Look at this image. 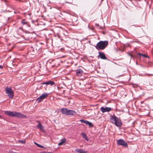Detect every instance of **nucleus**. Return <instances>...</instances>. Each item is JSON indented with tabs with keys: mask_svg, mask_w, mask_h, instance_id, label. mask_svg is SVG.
I'll use <instances>...</instances> for the list:
<instances>
[{
	"mask_svg": "<svg viewBox=\"0 0 153 153\" xmlns=\"http://www.w3.org/2000/svg\"><path fill=\"white\" fill-rule=\"evenodd\" d=\"M76 111L72 110H70L68 109L67 113V115H73L76 114Z\"/></svg>",
	"mask_w": 153,
	"mask_h": 153,
	"instance_id": "9b49d317",
	"label": "nucleus"
},
{
	"mask_svg": "<svg viewBox=\"0 0 153 153\" xmlns=\"http://www.w3.org/2000/svg\"><path fill=\"white\" fill-rule=\"evenodd\" d=\"M99 55L98 56L101 59H107V58L106 57L105 53L102 52H98Z\"/></svg>",
	"mask_w": 153,
	"mask_h": 153,
	"instance_id": "1a4fd4ad",
	"label": "nucleus"
},
{
	"mask_svg": "<svg viewBox=\"0 0 153 153\" xmlns=\"http://www.w3.org/2000/svg\"><path fill=\"white\" fill-rule=\"evenodd\" d=\"M1 117V116H0V117Z\"/></svg>",
	"mask_w": 153,
	"mask_h": 153,
	"instance_id": "c85d7f7f",
	"label": "nucleus"
},
{
	"mask_svg": "<svg viewBox=\"0 0 153 153\" xmlns=\"http://www.w3.org/2000/svg\"><path fill=\"white\" fill-rule=\"evenodd\" d=\"M76 75L78 77H80L83 74V70L80 69H78L76 70Z\"/></svg>",
	"mask_w": 153,
	"mask_h": 153,
	"instance_id": "6e6552de",
	"label": "nucleus"
},
{
	"mask_svg": "<svg viewBox=\"0 0 153 153\" xmlns=\"http://www.w3.org/2000/svg\"><path fill=\"white\" fill-rule=\"evenodd\" d=\"M65 3H70V4L71 3H70L69 2H67V1L65 2Z\"/></svg>",
	"mask_w": 153,
	"mask_h": 153,
	"instance_id": "a878e982",
	"label": "nucleus"
},
{
	"mask_svg": "<svg viewBox=\"0 0 153 153\" xmlns=\"http://www.w3.org/2000/svg\"><path fill=\"white\" fill-rule=\"evenodd\" d=\"M37 128H39L40 130L42 131H45V129L43 126L40 123H39L37 125Z\"/></svg>",
	"mask_w": 153,
	"mask_h": 153,
	"instance_id": "ddd939ff",
	"label": "nucleus"
},
{
	"mask_svg": "<svg viewBox=\"0 0 153 153\" xmlns=\"http://www.w3.org/2000/svg\"><path fill=\"white\" fill-rule=\"evenodd\" d=\"M68 109L66 108H62L60 110V112L64 114L67 115Z\"/></svg>",
	"mask_w": 153,
	"mask_h": 153,
	"instance_id": "f8f14e48",
	"label": "nucleus"
},
{
	"mask_svg": "<svg viewBox=\"0 0 153 153\" xmlns=\"http://www.w3.org/2000/svg\"><path fill=\"white\" fill-rule=\"evenodd\" d=\"M20 143H22L23 144H25L26 143V141L25 140H20Z\"/></svg>",
	"mask_w": 153,
	"mask_h": 153,
	"instance_id": "4be33fe9",
	"label": "nucleus"
},
{
	"mask_svg": "<svg viewBox=\"0 0 153 153\" xmlns=\"http://www.w3.org/2000/svg\"><path fill=\"white\" fill-rule=\"evenodd\" d=\"M34 143L36 144L38 147H40L42 148H43V147L41 145H40V144H39L38 143Z\"/></svg>",
	"mask_w": 153,
	"mask_h": 153,
	"instance_id": "412c9836",
	"label": "nucleus"
},
{
	"mask_svg": "<svg viewBox=\"0 0 153 153\" xmlns=\"http://www.w3.org/2000/svg\"><path fill=\"white\" fill-rule=\"evenodd\" d=\"M27 22L26 21L25 19H23L21 21V24L22 25H27Z\"/></svg>",
	"mask_w": 153,
	"mask_h": 153,
	"instance_id": "dca6fc26",
	"label": "nucleus"
},
{
	"mask_svg": "<svg viewBox=\"0 0 153 153\" xmlns=\"http://www.w3.org/2000/svg\"><path fill=\"white\" fill-rule=\"evenodd\" d=\"M100 111L102 113L108 112L111 110V108L110 107H105V108L102 107L100 108Z\"/></svg>",
	"mask_w": 153,
	"mask_h": 153,
	"instance_id": "0eeeda50",
	"label": "nucleus"
},
{
	"mask_svg": "<svg viewBox=\"0 0 153 153\" xmlns=\"http://www.w3.org/2000/svg\"><path fill=\"white\" fill-rule=\"evenodd\" d=\"M26 117V116L20 113V118H24Z\"/></svg>",
	"mask_w": 153,
	"mask_h": 153,
	"instance_id": "aec40b11",
	"label": "nucleus"
},
{
	"mask_svg": "<svg viewBox=\"0 0 153 153\" xmlns=\"http://www.w3.org/2000/svg\"><path fill=\"white\" fill-rule=\"evenodd\" d=\"M73 0H71V1H72Z\"/></svg>",
	"mask_w": 153,
	"mask_h": 153,
	"instance_id": "c756f323",
	"label": "nucleus"
},
{
	"mask_svg": "<svg viewBox=\"0 0 153 153\" xmlns=\"http://www.w3.org/2000/svg\"><path fill=\"white\" fill-rule=\"evenodd\" d=\"M20 29H21V27H20Z\"/></svg>",
	"mask_w": 153,
	"mask_h": 153,
	"instance_id": "cd10ccee",
	"label": "nucleus"
},
{
	"mask_svg": "<svg viewBox=\"0 0 153 153\" xmlns=\"http://www.w3.org/2000/svg\"><path fill=\"white\" fill-rule=\"evenodd\" d=\"M41 84H46V85H50L51 86H52L55 84V82L53 81L49 80L46 82H42Z\"/></svg>",
	"mask_w": 153,
	"mask_h": 153,
	"instance_id": "9d476101",
	"label": "nucleus"
},
{
	"mask_svg": "<svg viewBox=\"0 0 153 153\" xmlns=\"http://www.w3.org/2000/svg\"><path fill=\"white\" fill-rule=\"evenodd\" d=\"M81 135H82V137L86 140L88 141V139L86 135L84 133H82L81 134Z\"/></svg>",
	"mask_w": 153,
	"mask_h": 153,
	"instance_id": "a211bd4d",
	"label": "nucleus"
},
{
	"mask_svg": "<svg viewBox=\"0 0 153 153\" xmlns=\"http://www.w3.org/2000/svg\"><path fill=\"white\" fill-rule=\"evenodd\" d=\"M3 68V66L0 65V69H1Z\"/></svg>",
	"mask_w": 153,
	"mask_h": 153,
	"instance_id": "393cba45",
	"label": "nucleus"
},
{
	"mask_svg": "<svg viewBox=\"0 0 153 153\" xmlns=\"http://www.w3.org/2000/svg\"><path fill=\"white\" fill-rule=\"evenodd\" d=\"M108 45V41H100L97 44L95 47L98 50H102L105 49Z\"/></svg>",
	"mask_w": 153,
	"mask_h": 153,
	"instance_id": "f03ea898",
	"label": "nucleus"
},
{
	"mask_svg": "<svg viewBox=\"0 0 153 153\" xmlns=\"http://www.w3.org/2000/svg\"><path fill=\"white\" fill-rule=\"evenodd\" d=\"M6 94H7L8 97L11 98H13V93L12 89L10 87H7L5 88Z\"/></svg>",
	"mask_w": 153,
	"mask_h": 153,
	"instance_id": "20e7f679",
	"label": "nucleus"
},
{
	"mask_svg": "<svg viewBox=\"0 0 153 153\" xmlns=\"http://www.w3.org/2000/svg\"><path fill=\"white\" fill-rule=\"evenodd\" d=\"M66 141V139L65 138L61 140V142L58 143V145L59 146L62 145Z\"/></svg>",
	"mask_w": 153,
	"mask_h": 153,
	"instance_id": "2eb2a0df",
	"label": "nucleus"
},
{
	"mask_svg": "<svg viewBox=\"0 0 153 153\" xmlns=\"http://www.w3.org/2000/svg\"><path fill=\"white\" fill-rule=\"evenodd\" d=\"M87 120H80V121L82 123H84L85 124V123H86V121Z\"/></svg>",
	"mask_w": 153,
	"mask_h": 153,
	"instance_id": "5701e85b",
	"label": "nucleus"
},
{
	"mask_svg": "<svg viewBox=\"0 0 153 153\" xmlns=\"http://www.w3.org/2000/svg\"><path fill=\"white\" fill-rule=\"evenodd\" d=\"M48 94L47 93H44L42 94L37 99L36 101L38 102H40L42 100H43L47 97Z\"/></svg>",
	"mask_w": 153,
	"mask_h": 153,
	"instance_id": "423d86ee",
	"label": "nucleus"
},
{
	"mask_svg": "<svg viewBox=\"0 0 153 153\" xmlns=\"http://www.w3.org/2000/svg\"><path fill=\"white\" fill-rule=\"evenodd\" d=\"M85 124L87 125H88L90 127L93 126L92 123L88 121H86Z\"/></svg>",
	"mask_w": 153,
	"mask_h": 153,
	"instance_id": "f3484780",
	"label": "nucleus"
},
{
	"mask_svg": "<svg viewBox=\"0 0 153 153\" xmlns=\"http://www.w3.org/2000/svg\"><path fill=\"white\" fill-rule=\"evenodd\" d=\"M117 143L118 145L122 146L125 147H127L128 146L127 143L122 139L118 140Z\"/></svg>",
	"mask_w": 153,
	"mask_h": 153,
	"instance_id": "39448f33",
	"label": "nucleus"
},
{
	"mask_svg": "<svg viewBox=\"0 0 153 153\" xmlns=\"http://www.w3.org/2000/svg\"><path fill=\"white\" fill-rule=\"evenodd\" d=\"M75 151L78 153H87L86 151L81 149H77L75 150Z\"/></svg>",
	"mask_w": 153,
	"mask_h": 153,
	"instance_id": "4468645a",
	"label": "nucleus"
},
{
	"mask_svg": "<svg viewBox=\"0 0 153 153\" xmlns=\"http://www.w3.org/2000/svg\"><path fill=\"white\" fill-rule=\"evenodd\" d=\"M22 37H24L23 36H22Z\"/></svg>",
	"mask_w": 153,
	"mask_h": 153,
	"instance_id": "bb28decb",
	"label": "nucleus"
},
{
	"mask_svg": "<svg viewBox=\"0 0 153 153\" xmlns=\"http://www.w3.org/2000/svg\"><path fill=\"white\" fill-rule=\"evenodd\" d=\"M56 35H57V36H58V37L59 38H60V36L59 35V33H57Z\"/></svg>",
	"mask_w": 153,
	"mask_h": 153,
	"instance_id": "b1692460",
	"label": "nucleus"
},
{
	"mask_svg": "<svg viewBox=\"0 0 153 153\" xmlns=\"http://www.w3.org/2000/svg\"><path fill=\"white\" fill-rule=\"evenodd\" d=\"M137 54L140 56H144V57H147L148 58H149V56H147L146 55H145V54H141V53H137Z\"/></svg>",
	"mask_w": 153,
	"mask_h": 153,
	"instance_id": "6ab92c4d",
	"label": "nucleus"
},
{
	"mask_svg": "<svg viewBox=\"0 0 153 153\" xmlns=\"http://www.w3.org/2000/svg\"><path fill=\"white\" fill-rule=\"evenodd\" d=\"M5 114L9 116L12 117H19V113L16 112H11L8 111H6L4 112Z\"/></svg>",
	"mask_w": 153,
	"mask_h": 153,
	"instance_id": "7ed1b4c3",
	"label": "nucleus"
},
{
	"mask_svg": "<svg viewBox=\"0 0 153 153\" xmlns=\"http://www.w3.org/2000/svg\"><path fill=\"white\" fill-rule=\"evenodd\" d=\"M110 120L111 123L115 124L117 127H120L123 124L121 120L117 117L116 116H111L110 118Z\"/></svg>",
	"mask_w": 153,
	"mask_h": 153,
	"instance_id": "f257e3e1",
	"label": "nucleus"
}]
</instances>
